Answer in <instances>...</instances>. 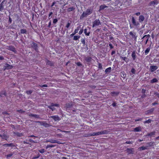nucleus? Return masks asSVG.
<instances>
[{"mask_svg": "<svg viewBox=\"0 0 159 159\" xmlns=\"http://www.w3.org/2000/svg\"><path fill=\"white\" fill-rule=\"evenodd\" d=\"M98 68L100 69H102V66L101 63H99L98 64Z\"/></svg>", "mask_w": 159, "mask_h": 159, "instance_id": "54", "label": "nucleus"}, {"mask_svg": "<svg viewBox=\"0 0 159 159\" xmlns=\"http://www.w3.org/2000/svg\"><path fill=\"white\" fill-rule=\"evenodd\" d=\"M52 107H58L59 106V104H54L53 103H51V105H50Z\"/></svg>", "mask_w": 159, "mask_h": 159, "instance_id": "42", "label": "nucleus"}, {"mask_svg": "<svg viewBox=\"0 0 159 159\" xmlns=\"http://www.w3.org/2000/svg\"><path fill=\"white\" fill-rule=\"evenodd\" d=\"M87 15H88L87 14L85 13V11L83 12L82 14L80 16V19H82L84 17H86Z\"/></svg>", "mask_w": 159, "mask_h": 159, "instance_id": "28", "label": "nucleus"}, {"mask_svg": "<svg viewBox=\"0 0 159 159\" xmlns=\"http://www.w3.org/2000/svg\"><path fill=\"white\" fill-rule=\"evenodd\" d=\"M158 68V67L157 66H150V70L151 72H154L155 70H157Z\"/></svg>", "mask_w": 159, "mask_h": 159, "instance_id": "7", "label": "nucleus"}, {"mask_svg": "<svg viewBox=\"0 0 159 159\" xmlns=\"http://www.w3.org/2000/svg\"><path fill=\"white\" fill-rule=\"evenodd\" d=\"M156 132L155 131H153L149 133H148L147 135H145V136H152L155 135Z\"/></svg>", "mask_w": 159, "mask_h": 159, "instance_id": "24", "label": "nucleus"}, {"mask_svg": "<svg viewBox=\"0 0 159 159\" xmlns=\"http://www.w3.org/2000/svg\"><path fill=\"white\" fill-rule=\"evenodd\" d=\"M154 108H152L147 111L146 112V114H151L154 111Z\"/></svg>", "mask_w": 159, "mask_h": 159, "instance_id": "14", "label": "nucleus"}, {"mask_svg": "<svg viewBox=\"0 0 159 159\" xmlns=\"http://www.w3.org/2000/svg\"><path fill=\"white\" fill-rule=\"evenodd\" d=\"M9 136L7 135L4 134H3V135L1 137V139H4L6 140H7V139L9 138Z\"/></svg>", "mask_w": 159, "mask_h": 159, "instance_id": "15", "label": "nucleus"}, {"mask_svg": "<svg viewBox=\"0 0 159 159\" xmlns=\"http://www.w3.org/2000/svg\"><path fill=\"white\" fill-rule=\"evenodd\" d=\"M134 149L133 148H127L126 151L129 154H133V150Z\"/></svg>", "mask_w": 159, "mask_h": 159, "instance_id": "16", "label": "nucleus"}, {"mask_svg": "<svg viewBox=\"0 0 159 159\" xmlns=\"http://www.w3.org/2000/svg\"><path fill=\"white\" fill-rule=\"evenodd\" d=\"M101 131V134H107L109 132V131H108V130H105L103 131Z\"/></svg>", "mask_w": 159, "mask_h": 159, "instance_id": "36", "label": "nucleus"}, {"mask_svg": "<svg viewBox=\"0 0 159 159\" xmlns=\"http://www.w3.org/2000/svg\"><path fill=\"white\" fill-rule=\"evenodd\" d=\"M85 12L88 15H89L92 13V10L91 9H87Z\"/></svg>", "mask_w": 159, "mask_h": 159, "instance_id": "27", "label": "nucleus"}, {"mask_svg": "<svg viewBox=\"0 0 159 159\" xmlns=\"http://www.w3.org/2000/svg\"><path fill=\"white\" fill-rule=\"evenodd\" d=\"M83 29L81 30L79 32V34H81L83 33Z\"/></svg>", "mask_w": 159, "mask_h": 159, "instance_id": "63", "label": "nucleus"}, {"mask_svg": "<svg viewBox=\"0 0 159 159\" xmlns=\"http://www.w3.org/2000/svg\"><path fill=\"white\" fill-rule=\"evenodd\" d=\"M39 151L40 153H43L45 152V150L44 149L42 148L40 150H39Z\"/></svg>", "mask_w": 159, "mask_h": 159, "instance_id": "52", "label": "nucleus"}, {"mask_svg": "<svg viewBox=\"0 0 159 159\" xmlns=\"http://www.w3.org/2000/svg\"><path fill=\"white\" fill-rule=\"evenodd\" d=\"M129 34L132 36V38L134 39L135 40H136L137 36H136L135 33H134L132 32L131 31L129 32Z\"/></svg>", "mask_w": 159, "mask_h": 159, "instance_id": "10", "label": "nucleus"}, {"mask_svg": "<svg viewBox=\"0 0 159 159\" xmlns=\"http://www.w3.org/2000/svg\"><path fill=\"white\" fill-rule=\"evenodd\" d=\"M134 132H139L141 131V128L140 127H136L134 129Z\"/></svg>", "mask_w": 159, "mask_h": 159, "instance_id": "35", "label": "nucleus"}, {"mask_svg": "<svg viewBox=\"0 0 159 159\" xmlns=\"http://www.w3.org/2000/svg\"><path fill=\"white\" fill-rule=\"evenodd\" d=\"M4 9V5L2 4H0V11H2Z\"/></svg>", "mask_w": 159, "mask_h": 159, "instance_id": "47", "label": "nucleus"}, {"mask_svg": "<svg viewBox=\"0 0 159 159\" xmlns=\"http://www.w3.org/2000/svg\"><path fill=\"white\" fill-rule=\"evenodd\" d=\"M17 111L19 113H24L25 112V111H24L22 109L18 110H17Z\"/></svg>", "mask_w": 159, "mask_h": 159, "instance_id": "51", "label": "nucleus"}, {"mask_svg": "<svg viewBox=\"0 0 159 159\" xmlns=\"http://www.w3.org/2000/svg\"><path fill=\"white\" fill-rule=\"evenodd\" d=\"M31 47L32 48H33L36 52H38V47L37 43L34 42H33L31 45Z\"/></svg>", "mask_w": 159, "mask_h": 159, "instance_id": "3", "label": "nucleus"}, {"mask_svg": "<svg viewBox=\"0 0 159 159\" xmlns=\"http://www.w3.org/2000/svg\"><path fill=\"white\" fill-rule=\"evenodd\" d=\"M45 127H47L50 126V125L49 124L46 123V121H43V124H42Z\"/></svg>", "mask_w": 159, "mask_h": 159, "instance_id": "33", "label": "nucleus"}, {"mask_svg": "<svg viewBox=\"0 0 159 159\" xmlns=\"http://www.w3.org/2000/svg\"><path fill=\"white\" fill-rule=\"evenodd\" d=\"M47 64L50 66H54V63L52 61H51L49 60L47 61Z\"/></svg>", "mask_w": 159, "mask_h": 159, "instance_id": "34", "label": "nucleus"}, {"mask_svg": "<svg viewBox=\"0 0 159 159\" xmlns=\"http://www.w3.org/2000/svg\"><path fill=\"white\" fill-rule=\"evenodd\" d=\"M80 26H78L77 27L76 29L74 32L70 35V37H73L74 35L76 33L78 32V30H80Z\"/></svg>", "mask_w": 159, "mask_h": 159, "instance_id": "6", "label": "nucleus"}, {"mask_svg": "<svg viewBox=\"0 0 159 159\" xmlns=\"http://www.w3.org/2000/svg\"><path fill=\"white\" fill-rule=\"evenodd\" d=\"M111 67H109L106 69L105 70V72L106 73H109L111 71Z\"/></svg>", "mask_w": 159, "mask_h": 159, "instance_id": "38", "label": "nucleus"}, {"mask_svg": "<svg viewBox=\"0 0 159 159\" xmlns=\"http://www.w3.org/2000/svg\"><path fill=\"white\" fill-rule=\"evenodd\" d=\"M47 142H50L51 143H57L58 144H60L61 143L58 141L54 139H48L47 140Z\"/></svg>", "mask_w": 159, "mask_h": 159, "instance_id": "5", "label": "nucleus"}, {"mask_svg": "<svg viewBox=\"0 0 159 159\" xmlns=\"http://www.w3.org/2000/svg\"><path fill=\"white\" fill-rule=\"evenodd\" d=\"M57 19L55 18L53 19V23L54 24H56L57 23Z\"/></svg>", "mask_w": 159, "mask_h": 159, "instance_id": "57", "label": "nucleus"}, {"mask_svg": "<svg viewBox=\"0 0 159 159\" xmlns=\"http://www.w3.org/2000/svg\"><path fill=\"white\" fill-rule=\"evenodd\" d=\"M85 137H90L92 136V134H86V135L85 136Z\"/></svg>", "mask_w": 159, "mask_h": 159, "instance_id": "60", "label": "nucleus"}, {"mask_svg": "<svg viewBox=\"0 0 159 159\" xmlns=\"http://www.w3.org/2000/svg\"><path fill=\"white\" fill-rule=\"evenodd\" d=\"M29 115L30 116L34 117L35 118L40 119V116L39 115L31 114H29Z\"/></svg>", "mask_w": 159, "mask_h": 159, "instance_id": "17", "label": "nucleus"}, {"mask_svg": "<svg viewBox=\"0 0 159 159\" xmlns=\"http://www.w3.org/2000/svg\"><path fill=\"white\" fill-rule=\"evenodd\" d=\"M48 108L51 109L52 111H53L55 109V108L53 107L51 105L48 106Z\"/></svg>", "mask_w": 159, "mask_h": 159, "instance_id": "45", "label": "nucleus"}, {"mask_svg": "<svg viewBox=\"0 0 159 159\" xmlns=\"http://www.w3.org/2000/svg\"><path fill=\"white\" fill-rule=\"evenodd\" d=\"M101 23L98 19H97L95 20L93 23L92 25V27L93 28L94 27L98 26L100 25H101Z\"/></svg>", "mask_w": 159, "mask_h": 159, "instance_id": "2", "label": "nucleus"}, {"mask_svg": "<svg viewBox=\"0 0 159 159\" xmlns=\"http://www.w3.org/2000/svg\"><path fill=\"white\" fill-rule=\"evenodd\" d=\"M5 66L7 68V69H11L13 67V66L12 65H10L7 63L5 64Z\"/></svg>", "mask_w": 159, "mask_h": 159, "instance_id": "21", "label": "nucleus"}, {"mask_svg": "<svg viewBox=\"0 0 159 159\" xmlns=\"http://www.w3.org/2000/svg\"><path fill=\"white\" fill-rule=\"evenodd\" d=\"M121 75L124 79L125 78L126 74L124 71H123L121 73Z\"/></svg>", "mask_w": 159, "mask_h": 159, "instance_id": "41", "label": "nucleus"}, {"mask_svg": "<svg viewBox=\"0 0 159 159\" xmlns=\"http://www.w3.org/2000/svg\"><path fill=\"white\" fill-rule=\"evenodd\" d=\"M119 93V92L118 91H113L111 92L112 96H117Z\"/></svg>", "mask_w": 159, "mask_h": 159, "instance_id": "25", "label": "nucleus"}, {"mask_svg": "<svg viewBox=\"0 0 159 159\" xmlns=\"http://www.w3.org/2000/svg\"><path fill=\"white\" fill-rule=\"evenodd\" d=\"M131 21L132 25L134 26L137 27L139 25V23L136 20L134 17H132Z\"/></svg>", "mask_w": 159, "mask_h": 159, "instance_id": "1", "label": "nucleus"}, {"mask_svg": "<svg viewBox=\"0 0 159 159\" xmlns=\"http://www.w3.org/2000/svg\"><path fill=\"white\" fill-rule=\"evenodd\" d=\"M151 49V46L150 45L149 47H148V48H147V49L145 50V55H147L148 53L150 51V50Z\"/></svg>", "mask_w": 159, "mask_h": 159, "instance_id": "32", "label": "nucleus"}, {"mask_svg": "<svg viewBox=\"0 0 159 159\" xmlns=\"http://www.w3.org/2000/svg\"><path fill=\"white\" fill-rule=\"evenodd\" d=\"M54 146H55L53 145H48L46 147V148L47 149L49 148H52L54 147Z\"/></svg>", "mask_w": 159, "mask_h": 159, "instance_id": "49", "label": "nucleus"}, {"mask_svg": "<svg viewBox=\"0 0 159 159\" xmlns=\"http://www.w3.org/2000/svg\"><path fill=\"white\" fill-rule=\"evenodd\" d=\"M27 30L25 29H21L20 30V32L19 33V35L20 34H27Z\"/></svg>", "mask_w": 159, "mask_h": 159, "instance_id": "22", "label": "nucleus"}, {"mask_svg": "<svg viewBox=\"0 0 159 159\" xmlns=\"http://www.w3.org/2000/svg\"><path fill=\"white\" fill-rule=\"evenodd\" d=\"M32 93V90H29L27 91H26V93L28 94H30Z\"/></svg>", "mask_w": 159, "mask_h": 159, "instance_id": "56", "label": "nucleus"}, {"mask_svg": "<svg viewBox=\"0 0 159 159\" xmlns=\"http://www.w3.org/2000/svg\"><path fill=\"white\" fill-rule=\"evenodd\" d=\"M2 114L3 115L6 114L7 115H9V114L8 113L7 111H4L2 112Z\"/></svg>", "mask_w": 159, "mask_h": 159, "instance_id": "58", "label": "nucleus"}, {"mask_svg": "<svg viewBox=\"0 0 159 159\" xmlns=\"http://www.w3.org/2000/svg\"><path fill=\"white\" fill-rule=\"evenodd\" d=\"M108 7L107 6L105 5H101L99 8V11H100L102 10H103L105 8H107Z\"/></svg>", "mask_w": 159, "mask_h": 159, "instance_id": "19", "label": "nucleus"}, {"mask_svg": "<svg viewBox=\"0 0 159 159\" xmlns=\"http://www.w3.org/2000/svg\"><path fill=\"white\" fill-rule=\"evenodd\" d=\"M146 91V90L144 89H143L142 90L141 92L143 93V94H145Z\"/></svg>", "mask_w": 159, "mask_h": 159, "instance_id": "59", "label": "nucleus"}, {"mask_svg": "<svg viewBox=\"0 0 159 159\" xmlns=\"http://www.w3.org/2000/svg\"><path fill=\"white\" fill-rule=\"evenodd\" d=\"M13 155V154L12 153L9 154H8L6 155L7 158H9V157H11Z\"/></svg>", "mask_w": 159, "mask_h": 159, "instance_id": "55", "label": "nucleus"}, {"mask_svg": "<svg viewBox=\"0 0 159 159\" xmlns=\"http://www.w3.org/2000/svg\"><path fill=\"white\" fill-rule=\"evenodd\" d=\"M120 57L121 58H122L123 60L125 61L127 63L129 61V59H127V58L126 57H123L121 56H120Z\"/></svg>", "mask_w": 159, "mask_h": 159, "instance_id": "39", "label": "nucleus"}, {"mask_svg": "<svg viewBox=\"0 0 159 159\" xmlns=\"http://www.w3.org/2000/svg\"><path fill=\"white\" fill-rule=\"evenodd\" d=\"M84 33H85V34L87 36H89L90 33V32H89L88 33H87V29H84Z\"/></svg>", "mask_w": 159, "mask_h": 159, "instance_id": "44", "label": "nucleus"}, {"mask_svg": "<svg viewBox=\"0 0 159 159\" xmlns=\"http://www.w3.org/2000/svg\"><path fill=\"white\" fill-rule=\"evenodd\" d=\"M80 38V36H74L73 38V40H76Z\"/></svg>", "mask_w": 159, "mask_h": 159, "instance_id": "43", "label": "nucleus"}, {"mask_svg": "<svg viewBox=\"0 0 159 159\" xmlns=\"http://www.w3.org/2000/svg\"><path fill=\"white\" fill-rule=\"evenodd\" d=\"M50 118H52L55 121L59 120L61 119L58 116H52L50 117Z\"/></svg>", "mask_w": 159, "mask_h": 159, "instance_id": "8", "label": "nucleus"}, {"mask_svg": "<svg viewBox=\"0 0 159 159\" xmlns=\"http://www.w3.org/2000/svg\"><path fill=\"white\" fill-rule=\"evenodd\" d=\"M13 133L17 137H20L23 135V134L22 133H20L18 132H14Z\"/></svg>", "mask_w": 159, "mask_h": 159, "instance_id": "18", "label": "nucleus"}, {"mask_svg": "<svg viewBox=\"0 0 159 159\" xmlns=\"http://www.w3.org/2000/svg\"><path fill=\"white\" fill-rule=\"evenodd\" d=\"M73 106V103H70L66 104V107L67 108H69L72 107Z\"/></svg>", "mask_w": 159, "mask_h": 159, "instance_id": "26", "label": "nucleus"}, {"mask_svg": "<svg viewBox=\"0 0 159 159\" xmlns=\"http://www.w3.org/2000/svg\"><path fill=\"white\" fill-rule=\"evenodd\" d=\"M158 3V1L157 0H154V1L150 2L148 5L149 6H154L155 5L157 4Z\"/></svg>", "mask_w": 159, "mask_h": 159, "instance_id": "4", "label": "nucleus"}, {"mask_svg": "<svg viewBox=\"0 0 159 159\" xmlns=\"http://www.w3.org/2000/svg\"><path fill=\"white\" fill-rule=\"evenodd\" d=\"M76 64L78 66H80V67H82L83 66V65L80 62H77Z\"/></svg>", "mask_w": 159, "mask_h": 159, "instance_id": "50", "label": "nucleus"}, {"mask_svg": "<svg viewBox=\"0 0 159 159\" xmlns=\"http://www.w3.org/2000/svg\"><path fill=\"white\" fill-rule=\"evenodd\" d=\"M2 146L7 147H14L15 145L13 143H11L10 144L7 143L4 144L2 145Z\"/></svg>", "mask_w": 159, "mask_h": 159, "instance_id": "20", "label": "nucleus"}, {"mask_svg": "<svg viewBox=\"0 0 159 159\" xmlns=\"http://www.w3.org/2000/svg\"><path fill=\"white\" fill-rule=\"evenodd\" d=\"M115 4L116 6H117V7H120V6L121 5L120 1L119 0H116L115 2Z\"/></svg>", "mask_w": 159, "mask_h": 159, "instance_id": "23", "label": "nucleus"}, {"mask_svg": "<svg viewBox=\"0 0 159 159\" xmlns=\"http://www.w3.org/2000/svg\"><path fill=\"white\" fill-rule=\"evenodd\" d=\"M145 18L143 16L140 15L139 18V21L140 23H142L143 21L144 20Z\"/></svg>", "mask_w": 159, "mask_h": 159, "instance_id": "11", "label": "nucleus"}, {"mask_svg": "<svg viewBox=\"0 0 159 159\" xmlns=\"http://www.w3.org/2000/svg\"><path fill=\"white\" fill-rule=\"evenodd\" d=\"M40 156L39 155V154L37 156H34L33 158V159H35L38 158Z\"/></svg>", "mask_w": 159, "mask_h": 159, "instance_id": "64", "label": "nucleus"}, {"mask_svg": "<svg viewBox=\"0 0 159 159\" xmlns=\"http://www.w3.org/2000/svg\"><path fill=\"white\" fill-rule=\"evenodd\" d=\"M75 9V8L73 7H69L67 9V11L68 12H70L71 11H74Z\"/></svg>", "mask_w": 159, "mask_h": 159, "instance_id": "40", "label": "nucleus"}, {"mask_svg": "<svg viewBox=\"0 0 159 159\" xmlns=\"http://www.w3.org/2000/svg\"><path fill=\"white\" fill-rule=\"evenodd\" d=\"M146 37H150V35L149 34H148V35H145L144 36H143V38H142V39H144V38H145Z\"/></svg>", "mask_w": 159, "mask_h": 159, "instance_id": "61", "label": "nucleus"}, {"mask_svg": "<svg viewBox=\"0 0 159 159\" xmlns=\"http://www.w3.org/2000/svg\"><path fill=\"white\" fill-rule=\"evenodd\" d=\"M153 142H150L149 143H147V145L146 146V147H148H148H152L153 146V144H154Z\"/></svg>", "mask_w": 159, "mask_h": 159, "instance_id": "30", "label": "nucleus"}, {"mask_svg": "<svg viewBox=\"0 0 159 159\" xmlns=\"http://www.w3.org/2000/svg\"><path fill=\"white\" fill-rule=\"evenodd\" d=\"M136 52L135 51H134L132 53L131 56L133 60H135L136 58Z\"/></svg>", "mask_w": 159, "mask_h": 159, "instance_id": "12", "label": "nucleus"}, {"mask_svg": "<svg viewBox=\"0 0 159 159\" xmlns=\"http://www.w3.org/2000/svg\"><path fill=\"white\" fill-rule=\"evenodd\" d=\"M81 42L83 44V46H85V42L84 39H81Z\"/></svg>", "mask_w": 159, "mask_h": 159, "instance_id": "48", "label": "nucleus"}, {"mask_svg": "<svg viewBox=\"0 0 159 159\" xmlns=\"http://www.w3.org/2000/svg\"><path fill=\"white\" fill-rule=\"evenodd\" d=\"M158 82V80L156 78L153 79L152 80H151L150 83H153Z\"/></svg>", "mask_w": 159, "mask_h": 159, "instance_id": "37", "label": "nucleus"}, {"mask_svg": "<svg viewBox=\"0 0 159 159\" xmlns=\"http://www.w3.org/2000/svg\"><path fill=\"white\" fill-rule=\"evenodd\" d=\"M7 49L10 51H12L14 52L15 53H16V51L15 50V48L14 46H11L8 47Z\"/></svg>", "mask_w": 159, "mask_h": 159, "instance_id": "9", "label": "nucleus"}, {"mask_svg": "<svg viewBox=\"0 0 159 159\" xmlns=\"http://www.w3.org/2000/svg\"><path fill=\"white\" fill-rule=\"evenodd\" d=\"M152 121V120L151 119H148V120L144 121L143 123L144 124L149 123Z\"/></svg>", "mask_w": 159, "mask_h": 159, "instance_id": "46", "label": "nucleus"}, {"mask_svg": "<svg viewBox=\"0 0 159 159\" xmlns=\"http://www.w3.org/2000/svg\"><path fill=\"white\" fill-rule=\"evenodd\" d=\"M70 25V23L69 22H68L66 26V27L67 28H68L69 27Z\"/></svg>", "mask_w": 159, "mask_h": 159, "instance_id": "62", "label": "nucleus"}, {"mask_svg": "<svg viewBox=\"0 0 159 159\" xmlns=\"http://www.w3.org/2000/svg\"><path fill=\"white\" fill-rule=\"evenodd\" d=\"M131 72L133 74H135V70L134 68H132L131 70Z\"/></svg>", "mask_w": 159, "mask_h": 159, "instance_id": "53", "label": "nucleus"}, {"mask_svg": "<svg viewBox=\"0 0 159 159\" xmlns=\"http://www.w3.org/2000/svg\"><path fill=\"white\" fill-rule=\"evenodd\" d=\"M85 60L87 62H90L91 61L92 58L91 57H86Z\"/></svg>", "mask_w": 159, "mask_h": 159, "instance_id": "29", "label": "nucleus"}, {"mask_svg": "<svg viewBox=\"0 0 159 159\" xmlns=\"http://www.w3.org/2000/svg\"><path fill=\"white\" fill-rule=\"evenodd\" d=\"M3 95L5 96H7V93L4 90L2 91L0 93V96L1 97H3Z\"/></svg>", "mask_w": 159, "mask_h": 159, "instance_id": "13", "label": "nucleus"}, {"mask_svg": "<svg viewBox=\"0 0 159 159\" xmlns=\"http://www.w3.org/2000/svg\"><path fill=\"white\" fill-rule=\"evenodd\" d=\"M148 149V147H146L145 146V147H144V146H142L141 147H139L138 148V149L139 150V151H142V150H144L146 149Z\"/></svg>", "mask_w": 159, "mask_h": 159, "instance_id": "31", "label": "nucleus"}]
</instances>
